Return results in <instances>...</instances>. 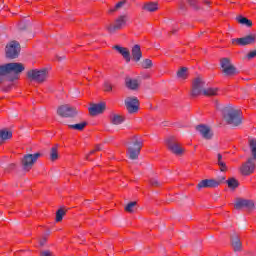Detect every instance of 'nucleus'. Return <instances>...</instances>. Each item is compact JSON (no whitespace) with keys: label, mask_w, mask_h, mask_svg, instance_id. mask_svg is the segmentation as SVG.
Wrapping results in <instances>:
<instances>
[{"label":"nucleus","mask_w":256,"mask_h":256,"mask_svg":"<svg viewBox=\"0 0 256 256\" xmlns=\"http://www.w3.org/2000/svg\"><path fill=\"white\" fill-rule=\"evenodd\" d=\"M25 71V64L19 62L7 63L0 65V83L5 81H19V76Z\"/></svg>","instance_id":"nucleus-1"},{"label":"nucleus","mask_w":256,"mask_h":256,"mask_svg":"<svg viewBox=\"0 0 256 256\" xmlns=\"http://www.w3.org/2000/svg\"><path fill=\"white\" fill-rule=\"evenodd\" d=\"M226 122L232 127H239L243 123V114L237 107H228L225 115Z\"/></svg>","instance_id":"nucleus-2"},{"label":"nucleus","mask_w":256,"mask_h":256,"mask_svg":"<svg viewBox=\"0 0 256 256\" xmlns=\"http://www.w3.org/2000/svg\"><path fill=\"white\" fill-rule=\"evenodd\" d=\"M143 147V140L141 138L134 136L132 139V143H130L128 147V157L129 159H137L139 157V153H141V149Z\"/></svg>","instance_id":"nucleus-3"},{"label":"nucleus","mask_w":256,"mask_h":256,"mask_svg":"<svg viewBox=\"0 0 256 256\" xmlns=\"http://www.w3.org/2000/svg\"><path fill=\"white\" fill-rule=\"evenodd\" d=\"M131 23V19L127 15H121L114 23L106 25V29L109 31V33H115V31L119 29H123V27H127L128 24Z\"/></svg>","instance_id":"nucleus-4"},{"label":"nucleus","mask_w":256,"mask_h":256,"mask_svg":"<svg viewBox=\"0 0 256 256\" xmlns=\"http://www.w3.org/2000/svg\"><path fill=\"white\" fill-rule=\"evenodd\" d=\"M27 77L37 83H43V81H47L49 77V70L47 68L29 70Z\"/></svg>","instance_id":"nucleus-5"},{"label":"nucleus","mask_w":256,"mask_h":256,"mask_svg":"<svg viewBox=\"0 0 256 256\" xmlns=\"http://www.w3.org/2000/svg\"><path fill=\"white\" fill-rule=\"evenodd\" d=\"M39 157H41V153H34V154H26L23 156L21 160V165L23 171H31L33 169L35 163L39 160Z\"/></svg>","instance_id":"nucleus-6"},{"label":"nucleus","mask_w":256,"mask_h":256,"mask_svg":"<svg viewBox=\"0 0 256 256\" xmlns=\"http://www.w3.org/2000/svg\"><path fill=\"white\" fill-rule=\"evenodd\" d=\"M21 46L17 41H11L6 45V57L8 59H15L19 56Z\"/></svg>","instance_id":"nucleus-7"},{"label":"nucleus","mask_w":256,"mask_h":256,"mask_svg":"<svg viewBox=\"0 0 256 256\" xmlns=\"http://www.w3.org/2000/svg\"><path fill=\"white\" fill-rule=\"evenodd\" d=\"M205 91V81L201 77H197L192 82L191 95L193 97H198V95H203Z\"/></svg>","instance_id":"nucleus-8"},{"label":"nucleus","mask_w":256,"mask_h":256,"mask_svg":"<svg viewBox=\"0 0 256 256\" xmlns=\"http://www.w3.org/2000/svg\"><path fill=\"white\" fill-rule=\"evenodd\" d=\"M77 113V108L68 104L61 105L57 109V114L60 117H74V115H77Z\"/></svg>","instance_id":"nucleus-9"},{"label":"nucleus","mask_w":256,"mask_h":256,"mask_svg":"<svg viewBox=\"0 0 256 256\" xmlns=\"http://www.w3.org/2000/svg\"><path fill=\"white\" fill-rule=\"evenodd\" d=\"M255 169H256L255 161L252 158H250L244 164L241 165V167L239 168V171L241 175H244L245 177H247L249 175H253V173H255Z\"/></svg>","instance_id":"nucleus-10"},{"label":"nucleus","mask_w":256,"mask_h":256,"mask_svg":"<svg viewBox=\"0 0 256 256\" xmlns=\"http://www.w3.org/2000/svg\"><path fill=\"white\" fill-rule=\"evenodd\" d=\"M255 42H256L255 34H250V35L244 36L242 38L232 39V45L246 46V45H253V44H255Z\"/></svg>","instance_id":"nucleus-11"},{"label":"nucleus","mask_w":256,"mask_h":256,"mask_svg":"<svg viewBox=\"0 0 256 256\" xmlns=\"http://www.w3.org/2000/svg\"><path fill=\"white\" fill-rule=\"evenodd\" d=\"M125 107L128 113H137L139 111V99L137 97H127L125 99Z\"/></svg>","instance_id":"nucleus-12"},{"label":"nucleus","mask_w":256,"mask_h":256,"mask_svg":"<svg viewBox=\"0 0 256 256\" xmlns=\"http://www.w3.org/2000/svg\"><path fill=\"white\" fill-rule=\"evenodd\" d=\"M220 185H221V181L219 180L204 179L198 183L197 189L198 191H201V189H205V188L215 189V187H219Z\"/></svg>","instance_id":"nucleus-13"},{"label":"nucleus","mask_w":256,"mask_h":256,"mask_svg":"<svg viewBox=\"0 0 256 256\" xmlns=\"http://www.w3.org/2000/svg\"><path fill=\"white\" fill-rule=\"evenodd\" d=\"M221 67L225 75H235V73H237V69H235V66L231 64V60L227 58H223L221 60Z\"/></svg>","instance_id":"nucleus-14"},{"label":"nucleus","mask_w":256,"mask_h":256,"mask_svg":"<svg viewBox=\"0 0 256 256\" xmlns=\"http://www.w3.org/2000/svg\"><path fill=\"white\" fill-rule=\"evenodd\" d=\"M107 109V105L105 102H100L98 104H92L89 108L88 111L90 115L95 116V115H101Z\"/></svg>","instance_id":"nucleus-15"},{"label":"nucleus","mask_w":256,"mask_h":256,"mask_svg":"<svg viewBox=\"0 0 256 256\" xmlns=\"http://www.w3.org/2000/svg\"><path fill=\"white\" fill-rule=\"evenodd\" d=\"M166 147L169 151H171V153H174V155H183V153H185V150L183 147H181V145L170 140L166 142Z\"/></svg>","instance_id":"nucleus-16"},{"label":"nucleus","mask_w":256,"mask_h":256,"mask_svg":"<svg viewBox=\"0 0 256 256\" xmlns=\"http://www.w3.org/2000/svg\"><path fill=\"white\" fill-rule=\"evenodd\" d=\"M113 49L117 51L120 55H122L123 59H125L126 63H129L131 61V53L129 52V48H125L122 46H114Z\"/></svg>","instance_id":"nucleus-17"},{"label":"nucleus","mask_w":256,"mask_h":256,"mask_svg":"<svg viewBox=\"0 0 256 256\" xmlns=\"http://www.w3.org/2000/svg\"><path fill=\"white\" fill-rule=\"evenodd\" d=\"M198 133L204 137V139H211L213 137V133L211 132V129L205 125H200L197 127Z\"/></svg>","instance_id":"nucleus-18"},{"label":"nucleus","mask_w":256,"mask_h":256,"mask_svg":"<svg viewBox=\"0 0 256 256\" xmlns=\"http://www.w3.org/2000/svg\"><path fill=\"white\" fill-rule=\"evenodd\" d=\"M141 57H143V53H141V46L134 45L132 47V59H133V61L138 63V61H141Z\"/></svg>","instance_id":"nucleus-19"},{"label":"nucleus","mask_w":256,"mask_h":256,"mask_svg":"<svg viewBox=\"0 0 256 256\" xmlns=\"http://www.w3.org/2000/svg\"><path fill=\"white\" fill-rule=\"evenodd\" d=\"M125 83L128 89H132L133 91H135V89H139V80L135 78L127 77L125 79Z\"/></svg>","instance_id":"nucleus-20"},{"label":"nucleus","mask_w":256,"mask_h":256,"mask_svg":"<svg viewBox=\"0 0 256 256\" xmlns=\"http://www.w3.org/2000/svg\"><path fill=\"white\" fill-rule=\"evenodd\" d=\"M234 207L236 209H244V207H253V202L245 199H237Z\"/></svg>","instance_id":"nucleus-21"},{"label":"nucleus","mask_w":256,"mask_h":256,"mask_svg":"<svg viewBox=\"0 0 256 256\" xmlns=\"http://www.w3.org/2000/svg\"><path fill=\"white\" fill-rule=\"evenodd\" d=\"M144 11H149L150 13H154V11L159 10V4L156 2H148L143 5Z\"/></svg>","instance_id":"nucleus-22"},{"label":"nucleus","mask_w":256,"mask_h":256,"mask_svg":"<svg viewBox=\"0 0 256 256\" xmlns=\"http://www.w3.org/2000/svg\"><path fill=\"white\" fill-rule=\"evenodd\" d=\"M13 137V132L11 130L3 129L0 130V141L3 143L9 141Z\"/></svg>","instance_id":"nucleus-23"},{"label":"nucleus","mask_w":256,"mask_h":256,"mask_svg":"<svg viewBox=\"0 0 256 256\" xmlns=\"http://www.w3.org/2000/svg\"><path fill=\"white\" fill-rule=\"evenodd\" d=\"M110 121L112 125H121V123L125 121V116H122L120 114H112L110 116Z\"/></svg>","instance_id":"nucleus-24"},{"label":"nucleus","mask_w":256,"mask_h":256,"mask_svg":"<svg viewBox=\"0 0 256 256\" xmlns=\"http://www.w3.org/2000/svg\"><path fill=\"white\" fill-rule=\"evenodd\" d=\"M202 95H205L206 97H213L215 95H219V88H215V87L204 88Z\"/></svg>","instance_id":"nucleus-25"},{"label":"nucleus","mask_w":256,"mask_h":256,"mask_svg":"<svg viewBox=\"0 0 256 256\" xmlns=\"http://www.w3.org/2000/svg\"><path fill=\"white\" fill-rule=\"evenodd\" d=\"M231 245H232L234 251H241L242 244H241V240L239 239V236H237V235L232 236Z\"/></svg>","instance_id":"nucleus-26"},{"label":"nucleus","mask_w":256,"mask_h":256,"mask_svg":"<svg viewBox=\"0 0 256 256\" xmlns=\"http://www.w3.org/2000/svg\"><path fill=\"white\" fill-rule=\"evenodd\" d=\"M216 157H217V164L220 167V171L222 172L227 171V164L223 160V155L218 153Z\"/></svg>","instance_id":"nucleus-27"},{"label":"nucleus","mask_w":256,"mask_h":256,"mask_svg":"<svg viewBox=\"0 0 256 256\" xmlns=\"http://www.w3.org/2000/svg\"><path fill=\"white\" fill-rule=\"evenodd\" d=\"M59 159V148L57 146H53L50 149V161H57Z\"/></svg>","instance_id":"nucleus-28"},{"label":"nucleus","mask_w":256,"mask_h":256,"mask_svg":"<svg viewBox=\"0 0 256 256\" xmlns=\"http://www.w3.org/2000/svg\"><path fill=\"white\" fill-rule=\"evenodd\" d=\"M238 23H240V25H246V27H252L253 26V22L249 19H247L246 17L243 16H239L237 18Z\"/></svg>","instance_id":"nucleus-29"},{"label":"nucleus","mask_w":256,"mask_h":256,"mask_svg":"<svg viewBox=\"0 0 256 256\" xmlns=\"http://www.w3.org/2000/svg\"><path fill=\"white\" fill-rule=\"evenodd\" d=\"M85 127H87V122L69 125V129H74L75 131H83Z\"/></svg>","instance_id":"nucleus-30"},{"label":"nucleus","mask_w":256,"mask_h":256,"mask_svg":"<svg viewBox=\"0 0 256 256\" xmlns=\"http://www.w3.org/2000/svg\"><path fill=\"white\" fill-rule=\"evenodd\" d=\"M229 189H237V187H239V180L235 179V178H229L226 181Z\"/></svg>","instance_id":"nucleus-31"},{"label":"nucleus","mask_w":256,"mask_h":256,"mask_svg":"<svg viewBox=\"0 0 256 256\" xmlns=\"http://www.w3.org/2000/svg\"><path fill=\"white\" fill-rule=\"evenodd\" d=\"M125 211L127 213H135L137 211V202H130L126 205Z\"/></svg>","instance_id":"nucleus-32"},{"label":"nucleus","mask_w":256,"mask_h":256,"mask_svg":"<svg viewBox=\"0 0 256 256\" xmlns=\"http://www.w3.org/2000/svg\"><path fill=\"white\" fill-rule=\"evenodd\" d=\"M188 76H189V73L187 72V68H181L177 72L178 79H181L182 81L187 79Z\"/></svg>","instance_id":"nucleus-33"},{"label":"nucleus","mask_w":256,"mask_h":256,"mask_svg":"<svg viewBox=\"0 0 256 256\" xmlns=\"http://www.w3.org/2000/svg\"><path fill=\"white\" fill-rule=\"evenodd\" d=\"M249 145H250V151L252 153V157L253 159H256V140L255 139L250 140Z\"/></svg>","instance_id":"nucleus-34"},{"label":"nucleus","mask_w":256,"mask_h":256,"mask_svg":"<svg viewBox=\"0 0 256 256\" xmlns=\"http://www.w3.org/2000/svg\"><path fill=\"white\" fill-rule=\"evenodd\" d=\"M141 67L143 69H151V67H153V61H151V59H145L142 61Z\"/></svg>","instance_id":"nucleus-35"},{"label":"nucleus","mask_w":256,"mask_h":256,"mask_svg":"<svg viewBox=\"0 0 256 256\" xmlns=\"http://www.w3.org/2000/svg\"><path fill=\"white\" fill-rule=\"evenodd\" d=\"M63 217H65V210L59 209L56 212V222L59 223L60 221H63Z\"/></svg>","instance_id":"nucleus-36"},{"label":"nucleus","mask_w":256,"mask_h":256,"mask_svg":"<svg viewBox=\"0 0 256 256\" xmlns=\"http://www.w3.org/2000/svg\"><path fill=\"white\" fill-rule=\"evenodd\" d=\"M104 91L106 92L113 91V85H111V83L109 82L104 83Z\"/></svg>","instance_id":"nucleus-37"},{"label":"nucleus","mask_w":256,"mask_h":256,"mask_svg":"<svg viewBox=\"0 0 256 256\" xmlns=\"http://www.w3.org/2000/svg\"><path fill=\"white\" fill-rule=\"evenodd\" d=\"M256 57V50H254V51H252V52H249L248 54H247V58L248 59H253V58H255Z\"/></svg>","instance_id":"nucleus-38"},{"label":"nucleus","mask_w":256,"mask_h":256,"mask_svg":"<svg viewBox=\"0 0 256 256\" xmlns=\"http://www.w3.org/2000/svg\"><path fill=\"white\" fill-rule=\"evenodd\" d=\"M101 149H102L101 145H97L94 150H92L88 153V155H93V153H95V151H101Z\"/></svg>","instance_id":"nucleus-39"},{"label":"nucleus","mask_w":256,"mask_h":256,"mask_svg":"<svg viewBox=\"0 0 256 256\" xmlns=\"http://www.w3.org/2000/svg\"><path fill=\"white\" fill-rule=\"evenodd\" d=\"M41 256H53V253H51L49 251H44L41 253Z\"/></svg>","instance_id":"nucleus-40"},{"label":"nucleus","mask_w":256,"mask_h":256,"mask_svg":"<svg viewBox=\"0 0 256 256\" xmlns=\"http://www.w3.org/2000/svg\"><path fill=\"white\" fill-rule=\"evenodd\" d=\"M123 4H124V2H118V3L115 5V9H121V7H123Z\"/></svg>","instance_id":"nucleus-41"},{"label":"nucleus","mask_w":256,"mask_h":256,"mask_svg":"<svg viewBox=\"0 0 256 256\" xmlns=\"http://www.w3.org/2000/svg\"><path fill=\"white\" fill-rule=\"evenodd\" d=\"M0 145H1V142H0Z\"/></svg>","instance_id":"nucleus-42"}]
</instances>
